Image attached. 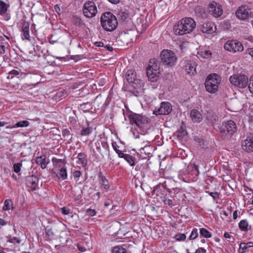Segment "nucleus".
Wrapping results in <instances>:
<instances>
[{
  "instance_id": "nucleus-1",
  "label": "nucleus",
  "mask_w": 253,
  "mask_h": 253,
  "mask_svg": "<svg viewBox=\"0 0 253 253\" xmlns=\"http://www.w3.org/2000/svg\"><path fill=\"white\" fill-rule=\"evenodd\" d=\"M196 27V22L192 18L185 17L176 23L173 28L176 35H183L191 33Z\"/></svg>"
},
{
  "instance_id": "nucleus-2",
  "label": "nucleus",
  "mask_w": 253,
  "mask_h": 253,
  "mask_svg": "<svg viewBox=\"0 0 253 253\" xmlns=\"http://www.w3.org/2000/svg\"><path fill=\"white\" fill-rule=\"evenodd\" d=\"M101 24L102 28L107 31H113L118 26V21L111 12H105L101 17Z\"/></svg>"
},
{
  "instance_id": "nucleus-3",
  "label": "nucleus",
  "mask_w": 253,
  "mask_h": 253,
  "mask_svg": "<svg viewBox=\"0 0 253 253\" xmlns=\"http://www.w3.org/2000/svg\"><path fill=\"white\" fill-rule=\"evenodd\" d=\"M220 80L216 74L209 75L205 82V87L208 92L213 93L217 91Z\"/></svg>"
},
{
  "instance_id": "nucleus-4",
  "label": "nucleus",
  "mask_w": 253,
  "mask_h": 253,
  "mask_svg": "<svg viewBox=\"0 0 253 253\" xmlns=\"http://www.w3.org/2000/svg\"><path fill=\"white\" fill-rule=\"evenodd\" d=\"M237 130L235 122L232 120L223 123L220 127V134L223 138L230 137Z\"/></svg>"
},
{
  "instance_id": "nucleus-5",
  "label": "nucleus",
  "mask_w": 253,
  "mask_h": 253,
  "mask_svg": "<svg viewBox=\"0 0 253 253\" xmlns=\"http://www.w3.org/2000/svg\"><path fill=\"white\" fill-rule=\"evenodd\" d=\"M160 56L162 63L168 66H173L177 60L175 53L172 51L168 49L162 50Z\"/></svg>"
},
{
  "instance_id": "nucleus-6",
  "label": "nucleus",
  "mask_w": 253,
  "mask_h": 253,
  "mask_svg": "<svg viewBox=\"0 0 253 253\" xmlns=\"http://www.w3.org/2000/svg\"><path fill=\"white\" fill-rule=\"evenodd\" d=\"M97 12V7L92 1H88L84 3L83 13L87 18H92L95 16Z\"/></svg>"
},
{
  "instance_id": "nucleus-7",
  "label": "nucleus",
  "mask_w": 253,
  "mask_h": 253,
  "mask_svg": "<svg viewBox=\"0 0 253 253\" xmlns=\"http://www.w3.org/2000/svg\"><path fill=\"white\" fill-rule=\"evenodd\" d=\"M208 12L213 17L217 18L223 13V8L220 4L214 1H211L208 6Z\"/></svg>"
},
{
  "instance_id": "nucleus-8",
  "label": "nucleus",
  "mask_w": 253,
  "mask_h": 253,
  "mask_svg": "<svg viewBox=\"0 0 253 253\" xmlns=\"http://www.w3.org/2000/svg\"><path fill=\"white\" fill-rule=\"evenodd\" d=\"M229 80L232 84L241 88L245 87L248 83V78L245 75H233L230 77Z\"/></svg>"
},
{
  "instance_id": "nucleus-9",
  "label": "nucleus",
  "mask_w": 253,
  "mask_h": 253,
  "mask_svg": "<svg viewBox=\"0 0 253 253\" xmlns=\"http://www.w3.org/2000/svg\"><path fill=\"white\" fill-rule=\"evenodd\" d=\"M224 48L231 52L235 53L243 51L244 47L240 42L236 40H231L226 42Z\"/></svg>"
},
{
  "instance_id": "nucleus-10",
  "label": "nucleus",
  "mask_w": 253,
  "mask_h": 253,
  "mask_svg": "<svg viewBox=\"0 0 253 253\" xmlns=\"http://www.w3.org/2000/svg\"><path fill=\"white\" fill-rule=\"evenodd\" d=\"M126 78L128 83L138 84L137 87L133 85L135 88H141L144 86L143 82L136 79V72L133 70H128L127 71Z\"/></svg>"
},
{
  "instance_id": "nucleus-11",
  "label": "nucleus",
  "mask_w": 253,
  "mask_h": 253,
  "mask_svg": "<svg viewBox=\"0 0 253 253\" xmlns=\"http://www.w3.org/2000/svg\"><path fill=\"white\" fill-rule=\"evenodd\" d=\"M128 117L131 124H135L138 127H141L146 121V118L145 117L133 113H130Z\"/></svg>"
},
{
  "instance_id": "nucleus-12",
  "label": "nucleus",
  "mask_w": 253,
  "mask_h": 253,
  "mask_svg": "<svg viewBox=\"0 0 253 253\" xmlns=\"http://www.w3.org/2000/svg\"><path fill=\"white\" fill-rule=\"evenodd\" d=\"M172 111V106L169 102H163L161 104V107L157 110L153 111V114L155 115H168Z\"/></svg>"
},
{
  "instance_id": "nucleus-13",
  "label": "nucleus",
  "mask_w": 253,
  "mask_h": 253,
  "mask_svg": "<svg viewBox=\"0 0 253 253\" xmlns=\"http://www.w3.org/2000/svg\"><path fill=\"white\" fill-rule=\"evenodd\" d=\"M197 63L193 60H187L185 62L184 69L187 74L190 76L195 75L196 72Z\"/></svg>"
},
{
  "instance_id": "nucleus-14",
  "label": "nucleus",
  "mask_w": 253,
  "mask_h": 253,
  "mask_svg": "<svg viewBox=\"0 0 253 253\" xmlns=\"http://www.w3.org/2000/svg\"><path fill=\"white\" fill-rule=\"evenodd\" d=\"M216 30L215 24L211 22H209L204 23L200 27V30L204 33L208 34H211L215 32Z\"/></svg>"
},
{
  "instance_id": "nucleus-15",
  "label": "nucleus",
  "mask_w": 253,
  "mask_h": 253,
  "mask_svg": "<svg viewBox=\"0 0 253 253\" xmlns=\"http://www.w3.org/2000/svg\"><path fill=\"white\" fill-rule=\"evenodd\" d=\"M242 147L243 149L247 152H253V137H248L242 142Z\"/></svg>"
},
{
  "instance_id": "nucleus-16",
  "label": "nucleus",
  "mask_w": 253,
  "mask_h": 253,
  "mask_svg": "<svg viewBox=\"0 0 253 253\" xmlns=\"http://www.w3.org/2000/svg\"><path fill=\"white\" fill-rule=\"evenodd\" d=\"M38 181V178L33 175L29 176L26 178V184L27 186L33 191L36 190V187Z\"/></svg>"
},
{
  "instance_id": "nucleus-17",
  "label": "nucleus",
  "mask_w": 253,
  "mask_h": 253,
  "mask_svg": "<svg viewBox=\"0 0 253 253\" xmlns=\"http://www.w3.org/2000/svg\"><path fill=\"white\" fill-rule=\"evenodd\" d=\"M98 176L99 183L101 185V188L104 189L105 191H107L110 188V185H109L108 180L103 175L101 172H99L98 173Z\"/></svg>"
},
{
  "instance_id": "nucleus-18",
  "label": "nucleus",
  "mask_w": 253,
  "mask_h": 253,
  "mask_svg": "<svg viewBox=\"0 0 253 253\" xmlns=\"http://www.w3.org/2000/svg\"><path fill=\"white\" fill-rule=\"evenodd\" d=\"M236 15L238 18L245 20L249 16V11L245 6H241L237 10Z\"/></svg>"
},
{
  "instance_id": "nucleus-19",
  "label": "nucleus",
  "mask_w": 253,
  "mask_h": 253,
  "mask_svg": "<svg viewBox=\"0 0 253 253\" xmlns=\"http://www.w3.org/2000/svg\"><path fill=\"white\" fill-rule=\"evenodd\" d=\"M22 39L23 40H30V34H29V24L27 22H25L23 24L22 27Z\"/></svg>"
},
{
  "instance_id": "nucleus-20",
  "label": "nucleus",
  "mask_w": 253,
  "mask_h": 253,
  "mask_svg": "<svg viewBox=\"0 0 253 253\" xmlns=\"http://www.w3.org/2000/svg\"><path fill=\"white\" fill-rule=\"evenodd\" d=\"M147 70H150L151 71H152V72L157 74H159L160 72V67L157 63L155 62V59L150 60Z\"/></svg>"
},
{
  "instance_id": "nucleus-21",
  "label": "nucleus",
  "mask_w": 253,
  "mask_h": 253,
  "mask_svg": "<svg viewBox=\"0 0 253 253\" xmlns=\"http://www.w3.org/2000/svg\"><path fill=\"white\" fill-rule=\"evenodd\" d=\"M190 117L194 122L199 123L202 120V116L199 111L193 109L190 112Z\"/></svg>"
},
{
  "instance_id": "nucleus-22",
  "label": "nucleus",
  "mask_w": 253,
  "mask_h": 253,
  "mask_svg": "<svg viewBox=\"0 0 253 253\" xmlns=\"http://www.w3.org/2000/svg\"><path fill=\"white\" fill-rule=\"evenodd\" d=\"M36 163L40 165L42 169H44L46 167L49 161L46 159L45 156H41L37 158Z\"/></svg>"
},
{
  "instance_id": "nucleus-23",
  "label": "nucleus",
  "mask_w": 253,
  "mask_h": 253,
  "mask_svg": "<svg viewBox=\"0 0 253 253\" xmlns=\"http://www.w3.org/2000/svg\"><path fill=\"white\" fill-rule=\"evenodd\" d=\"M206 120L210 124H214L218 120V117L213 112H208L206 117Z\"/></svg>"
},
{
  "instance_id": "nucleus-24",
  "label": "nucleus",
  "mask_w": 253,
  "mask_h": 253,
  "mask_svg": "<svg viewBox=\"0 0 253 253\" xmlns=\"http://www.w3.org/2000/svg\"><path fill=\"white\" fill-rule=\"evenodd\" d=\"M252 247H253V242L242 243L240 244L239 252V253H244L248 249Z\"/></svg>"
},
{
  "instance_id": "nucleus-25",
  "label": "nucleus",
  "mask_w": 253,
  "mask_h": 253,
  "mask_svg": "<svg viewBox=\"0 0 253 253\" xmlns=\"http://www.w3.org/2000/svg\"><path fill=\"white\" fill-rule=\"evenodd\" d=\"M85 155L83 153H80L78 154L77 158L78 161L77 163L83 167H84L87 164V160L85 158Z\"/></svg>"
},
{
  "instance_id": "nucleus-26",
  "label": "nucleus",
  "mask_w": 253,
  "mask_h": 253,
  "mask_svg": "<svg viewBox=\"0 0 253 253\" xmlns=\"http://www.w3.org/2000/svg\"><path fill=\"white\" fill-rule=\"evenodd\" d=\"M146 74L149 80L152 82H154L157 80V73L152 72L150 70H147Z\"/></svg>"
},
{
  "instance_id": "nucleus-27",
  "label": "nucleus",
  "mask_w": 253,
  "mask_h": 253,
  "mask_svg": "<svg viewBox=\"0 0 253 253\" xmlns=\"http://www.w3.org/2000/svg\"><path fill=\"white\" fill-rule=\"evenodd\" d=\"M199 55L203 58H209L211 56L212 53L210 50L201 49L198 52Z\"/></svg>"
},
{
  "instance_id": "nucleus-28",
  "label": "nucleus",
  "mask_w": 253,
  "mask_h": 253,
  "mask_svg": "<svg viewBox=\"0 0 253 253\" xmlns=\"http://www.w3.org/2000/svg\"><path fill=\"white\" fill-rule=\"evenodd\" d=\"M29 123L27 121H20L16 123L14 126L9 127L10 128H14L15 127H23L28 126Z\"/></svg>"
},
{
  "instance_id": "nucleus-29",
  "label": "nucleus",
  "mask_w": 253,
  "mask_h": 253,
  "mask_svg": "<svg viewBox=\"0 0 253 253\" xmlns=\"http://www.w3.org/2000/svg\"><path fill=\"white\" fill-rule=\"evenodd\" d=\"M200 235L206 238H209L211 237L210 232L205 228H201L200 229Z\"/></svg>"
},
{
  "instance_id": "nucleus-30",
  "label": "nucleus",
  "mask_w": 253,
  "mask_h": 253,
  "mask_svg": "<svg viewBox=\"0 0 253 253\" xmlns=\"http://www.w3.org/2000/svg\"><path fill=\"white\" fill-rule=\"evenodd\" d=\"M248 226V222L245 219L242 220L239 224V228L243 231L247 230Z\"/></svg>"
},
{
  "instance_id": "nucleus-31",
  "label": "nucleus",
  "mask_w": 253,
  "mask_h": 253,
  "mask_svg": "<svg viewBox=\"0 0 253 253\" xmlns=\"http://www.w3.org/2000/svg\"><path fill=\"white\" fill-rule=\"evenodd\" d=\"M12 206V203L11 200H6L4 202V205L2 208L3 211L9 210Z\"/></svg>"
},
{
  "instance_id": "nucleus-32",
  "label": "nucleus",
  "mask_w": 253,
  "mask_h": 253,
  "mask_svg": "<svg viewBox=\"0 0 253 253\" xmlns=\"http://www.w3.org/2000/svg\"><path fill=\"white\" fill-rule=\"evenodd\" d=\"M112 253H126V251L122 246H116L113 248Z\"/></svg>"
},
{
  "instance_id": "nucleus-33",
  "label": "nucleus",
  "mask_w": 253,
  "mask_h": 253,
  "mask_svg": "<svg viewBox=\"0 0 253 253\" xmlns=\"http://www.w3.org/2000/svg\"><path fill=\"white\" fill-rule=\"evenodd\" d=\"M7 10V5L3 1L0 0V14H4Z\"/></svg>"
},
{
  "instance_id": "nucleus-34",
  "label": "nucleus",
  "mask_w": 253,
  "mask_h": 253,
  "mask_svg": "<svg viewBox=\"0 0 253 253\" xmlns=\"http://www.w3.org/2000/svg\"><path fill=\"white\" fill-rule=\"evenodd\" d=\"M92 131V128L91 127H83L81 131L82 136L88 135Z\"/></svg>"
},
{
  "instance_id": "nucleus-35",
  "label": "nucleus",
  "mask_w": 253,
  "mask_h": 253,
  "mask_svg": "<svg viewBox=\"0 0 253 253\" xmlns=\"http://www.w3.org/2000/svg\"><path fill=\"white\" fill-rule=\"evenodd\" d=\"M59 175L63 180H65L67 178V172L65 168H62L60 169Z\"/></svg>"
},
{
  "instance_id": "nucleus-36",
  "label": "nucleus",
  "mask_w": 253,
  "mask_h": 253,
  "mask_svg": "<svg viewBox=\"0 0 253 253\" xmlns=\"http://www.w3.org/2000/svg\"><path fill=\"white\" fill-rule=\"evenodd\" d=\"M45 232L46 235L48 236L50 238H52L54 233L52 230V228L50 226H47L45 228Z\"/></svg>"
},
{
  "instance_id": "nucleus-37",
  "label": "nucleus",
  "mask_w": 253,
  "mask_h": 253,
  "mask_svg": "<svg viewBox=\"0 0 253 253\" xmlns=\"http://www.w3.org/2000/svg\"><path fill=\"white\" fill-rule=\"evenodd\" d=\"M124 159H125L127 162L130 166H133L134 165V160L132 158V157L130 155L127 154Z\"/></svg>"
},
{
  "instance_id": "nucleus-38",
  "label": "nucleus",
  "mask_w": 253,
  "mask_h": 253,
  "mask_svg": "<svg viewBox=\"0 0 253 253\" xmlns=\"http://www.w3.org/2000/svg\"><path fill=\"white\" fill-rule=\"evenodd\" d=\"M198 236V230L196 228L193 229L191 235L190 236V239L191 240H194L196 239Z\"/></svg>"
},
{
  "instance_id": "nucleus-39",
  "label": "nucleus",
  "mask_w": 253,
  "mask_h": 253,
  "mask_svg": "<svg viewBox=\"0 0 253 253\" xmlns=\"http://www.w3.org/2000/svg\"><path fill=\"white\" fill-rule=\"evenodd\" d=\"M186 135V131H178L177 132V137L179 140H182L185 136Z\"/></svg>"
},
{
  "instance_id": "nucleus-40",
  "label": "nucleus",
  "mask_w": 253,
  "mask_h": 253,
  "mask_svg": "<svg viewBox=\"0 0 253 253\" xmlns=\"http://www.w3.org/2000/svg\"><path fill=\"white\" fill-rule=\"evenodd\" d=\"M22 164L20 163H16L13 165V170L16 173L20 172Z\"/></svg>"
},
{
  "instance_id": "nucleus-41",
  "label": "nucleus",
  "mask_w": 253,
  "mask_h": 253,
  "mask_svg": "<svg viewBox=\"0 0 253 253\" xmlns=\"http://www.w3.org/2000/svg\"><path fill=\"white\" fill-rule=\"evenodd\" d=\"M119 15L122 21H126L128 18V14L125 12H121Z\"/></svg>"
},
{
  "instance_id": "nucleus-42",
  "label": "nucleus",
  "mask_w": 253,
  "mask_h": 253,
  "mask_svg": "<svg viewBox=\"0 0 253 253\" xmlns=\"http://www.w3.org/2000/svg\"><path fill=\"white\" fill-rule=\"evenodd\" d=\"M8 242L11 243H13V244H15V243H20V240L16 238V237H10L8 240Z\"/></svg>"
},
{
  "instance_id": "nucleus-43",
  "label": "nucleus",
  "mask_w": 253,
  "mask_h": 253,
  "mask_svg": "<svg viewBox=\"0 0 253 253\" xmlns=\"http://www.w3.org/2000/svg\"><path fill=\"white\" fill-rule=\"evenodd\" d=\"M248 87L251 93L253 94V75L251 77Z\"/></svg>"
},
{
  "instance_id": "nucleus-44",
  "label": "nucleus",
  "mask_w": 253,
  "mask_h": 253,
  "mask_svg": "<svg viewBox=\"0 0 253 253\" xmlns=\"http://www.w3.org/2000/svg\"><path fill=\"white\" fill-rule=\"evenodd\" d=\"M86 213L88 215L93 216L95 215L96 211L94 210L89 209L86 210Z\"/></svg>"
},
{
  "instance_id": "nucleus-45",
  "label": "nucleus",
  "mask_w": 253,
  "mask_h": 253,
  "mask_svg": "<svg viewBox=\"0 0 253 253\" xmlns=\"http://www.w3.org/2000/svg\"><path fill=\"white\" fill-rule=\"evenodd\" d=\"M246 54H249L252 57V59L253 61V47L249 48L246 51Z\"/></svg>"
},
{
  "instance_id": "nucleus-46",
  "label": "nucleus",
  "mask_w": 253,
  "mask_h": 253,
  "mask_svg": "<svg viewBox=\"0 0 253 253\" xmlns=\"http://www.w3.org/2000/svg\"><path fill=\"white\" fill-rule=\"evenodd\" d=\"M117 154L118 155V156H119V157L120 158H124V159H125L126 156V155H127V154H124L121 150H117Z\"/></svg>"
},
{
  "instance_id": "nucleus-47",
  "label": "nucleus",
  "mask_w": 253,
  "mask_h": 253,
  "mask_svg": "<svg viewBox=\"0 0 253 253\" xmlns=\"http://www.w3.org/2000/svg\"><path fill=\"white\" fill-rule=\"evenodd\" d=\"M176 240L178 241H182L185 239L186 236L183 234H180L176 236Z\"/></svg>"
},
{
  "instance_id": "nucleus-48",
  "label": "nucleus",
  "mask_w": 253,
  "mask_h": 253,
  "mask_svg": "<svg viewBox=\"0 0 253 253\" xmlns=\"http://www.w3.org/2000/svg\"><path fill=\"white\" fill-rule=\"evenodd\" d=\"M78 247L79 250L81 252H84L87 250V248L84 247H82L81 245L79 244L78 245ZM87 249H89V247H87Z\"/></svg>"
},
{
  "instance_id": "nucleus-49",
  "label": "nucleus",
  "mask_w": 253,
  "mask_h": 253,
  "mask_svg": "<svg viewBox=\"0 0 253 253\" xmlns=\"http://www.w3.org/2000/svg\"><path fill=\"white\" fill-rule=\"evenodd\" d=\"M164 203L166 205H168L169 206H172L173 205L172 201L169 199H165L164 201Z\"/></svg>"
},
{
  "instance_id": "nucleus-50",
  "label": "nucleus",
  "mask_w": 253,
  "mask_h": 253,
  "mask_svg": "<svg viewBox=\"0 0 253 253\" xmlns=\"http://www.w3.org/2000/svg\"><path fill=\"white\" fill-rule=\"evenodd\" d=\"M19 73H20L19 71L16 70H13L9 73V74L17 76V75H19Z\"/></svg>"
},
{
  "instance_id": "nucleus-51",
  "label": "nucleus",
  "mask_w": 253,
  "mask_h": 253,
  "mask_svg": "<svg viewBox=\"0 0 253 253\" xmlns=\"http://www.w3.org/2000/svg\"><path fill=\"white\" fill-rule=\"evenodd\" d=\"M206 250L203 248H199L196 251L195 253H206Z\"/></svg>"
},
{
  "instance_id": "nucleus-52",
  "label": "nucleus",
  "mask_w": 253,
  "mask_h": 253,
  "mask_svg": "<svg viewBox=\"0 0 253 253\" xmlns=\"http://www.w3.org/2000/svg\"><path fill=\"white\" fill-rule=\"evenodd\" d=\"M210 195L214 199L218 198V194L217 192H211Z\"/></svg>"
},
{
  "instance_id": "nucleus-53",
  "label": "nucleus",
  "mask_w": 253,
  "mask_h": 253,
  "mask_svg": "<svg viewBox=\"0 0 253 253\" xmlns=\"http://www.w3.org/2000/svg\"><path fill=\"white\" fill-rule=\"evenodd\" d=\"M5 51V46L3 45H0V54H3Z\"/></svg>"
},
{
  "instance_id": "nucleus-54",
  "label": "nucleus",
  "mask_w": 253,
  "mask_h": 253,
  "mask_svg": "<svg viewBox=\"0 0 253 253\" xmlns=\"http://www.w3.org/2000/svg\"><path fill=\"white\" fill-rule=\"evenodd\" d=\"M61 212L63 214L67 215L69 213V211L66 209L65 208H61Z\"/></svg>"
},
{
  "instance_id": "nucleus-55",
  "label": "nucleus",
  "mask_w": 253,
  "mask_h": 253,
  "mask_svg": "<svg viewBox=\"0 0 253 253\" xmlns=\"http://www.w3.org/2000/svg\"><path fill=\"white\" fill-rule=\"evenodd\" d=\"M74 176L75 177H79L81 175V172L80 171L76 170L74 172Z\"/></svg>"
},
{
  "instance_id": "nucleus-56",
  "label": "nucleus",
  "mask_w": 253,
  "mask_h": 253,
  "mask_svg": "<svg viewBox=\"0 0 253 253\" xmlns=\"http://www.w3.org/2000/svg\"><path fill=\"white\" fill-rule=\"evenodd\" d=\"M105 48L110 51H112L113 50V47L109 44L106 45Z\"/></svg>"
},
{
  "instance_id": "nucleus-57",
  "label": "nucleus",
  "mask_w": 253,
  "mask_h": 253,
  "mask_svg": "<svg viewBox=\"0 0 253 253\" xmlns=\"http://www.w3.org/2000/svg\"><path fill=\"white\" fill-rule=\"evenodd\" d=\"M70 134V132L67 129H64L63 130V135L64 136H69Z\"/></svg>"
},
{
  "instance_id": "nucleus-58",
  "label": "nucleus",
  "mask_w": 253,
  "mask_h": 253,
  "mask_svg": "<svg viewBox=\"0 0 253 253\" xmlns=\"http://www.w3.org/2000/svg\"><path fill=\"white\" fill-rule=\"evenodd\" d=\"M95 45L98 47H102L104 45V44L102 42H96L95 43Z\"/></svg>"
},
{
  "instance_id": "nucleus-59",
  "label": "nucleus",
  "mask_w": 253,
  "mask_h": 253,
  "mask_svg": "<svg viewBox=\"0 0 253 253\" xmlns=\"http://www.w3.org/2000/svg\"><path fill=\"white\" fill-rule=\"evenodd\" d=\"M238 217V212L237 211H234L233 214V217L234 219H236Z\"/></svg>"
},
{
  "instance_id": "nucleus-60",
  "label": "nucleus",
  "mask_w": 253,
  "mask_h": 253,
  "mask_svg": "<svg viewBox=\"0 0 253 253\" xmlns=\"http://www.w3.org/2000/svg\"><path fill=\"white\" fill-rule=\"evenodd\" d=\"M8 123L5 122H1L0 121V127L3 126H4L7 125Z\"/></svg>"
},
{
  "instance_id": "nucleus-61",
  "label": "nucleus",
  "mask_w": 253,
  "mask_h": 253,
  "mask_svg": "<svg viewBox=\"0 0 253 253\" xmlns=\"http://www.w3.org/2000/svg\"><path fill=\"white\" fill-rule=\"evenodd\" d=\"M224 236L225 238H230L231 236L229 233L225 232L224 234Z\"/></svg>"
},
{
  "instance_id": "nucleus-62",
  "label": "nucleus",
  "mask_w": 253,
  "mask_h": 253,
  "mask_svg": "<svg viewBox=\"0 0 253 253\" xmlns=\"http://www.w3.org/2000/svg\"><path fill=\"white\" fill-rule=\"evenodd\" d=\"M108 1L112 3H117L119 1V0H108Z\"/></svg>"
},
{
  "instance_id": "nucleus-63",
  "label": "nucleus",
  "mask_w": 253,
  "mask_h": 253,
  "mask_svg": "<svg viewBox=\"0 0 253 253\" xmlns=\"http://www.w3.org/2000/svg\"><path fill=\"white\" fill-rule=\"evenodd\" d=\"M94 196H95V197L96 196L97 197V199H99L100 196V192L96 193L94 195Z\"/></svg>"
},
{
  "instance_id": "nucleus-64",
  "label": "nucleus",
  "mask_w": 253,
  "mask_h": 253,
  "mask_svg": "<svg viewBox=\"0 0 253 253\" xmlns=\"http://www.w3.org/2000/svg\"><path fill=\"white\" fill-rule=\"evenodd\" d=\"M4 223V220L3 219L0 218V224L3 225Z\"/></svg>"
}]
</instances>
